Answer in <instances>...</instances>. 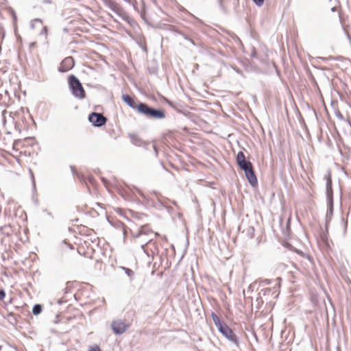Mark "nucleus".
Returning <instances> with one entry per match:
<instances>
[{
  "mask_svg": "<svg viewBox=\"0 0 351 351\" xmlns=\"http://www.w3.org/2000/svg\"><path fill=\"white\" fill-rule=\"evenodd\" d=\"M104 4L108 6L110 10L121 15L123 10L119 4L116 3L114 0H101Z\"/></svg>",
  "mask_w": 351,
  "mask_h": 351,
  "instance_id": "9",
  "label": "nucleus"
},
{
  "mask_svg": "<svg viewBox=\"0 0 351 351\" xmlns=\"http://www.w3.org/2000/svg\"><path fill=\"white\" fill-rule=\"evenodd\" d=\"M111 327L113 332L117 335L123 334L126 330V325L121 320L112 322Z\"/></svg>",
  "mask_w": 351,
  "mask_h": 351,
  "instance_id": "8",
  "label": "nucleus"
},
{
  "mask_svg": "<svg viewBox=\"0 0 351 351\" xmlns=\"http://www.w3.org/2000/svg\"><path fill=\"white\" fill-rule=\"evenodd\" d=\"M152 235H158L157 233H154L147 225L142 226L136 232H132L134 238H140L143 236H146L143 242H145V245L150 242L152 240Z\"/></svg>",
  "mask_w": 351,
  "mask_h": 351,
  "instance_id": "4",
  "label": "nucleus"
},
{
  "mask_svg": "<svg viewBox=\"0 0 351 351\" xmlns=\"http://www.w3.org/2000/svg\"><path fill=\"white\" fill-rule=\"evenodd\" d=\"M89 351H101V349L99 346H96L95 347H92Z\"/></svg>",
  "mask_w": 351,
  "mask_h": 351,
  "instance_id": "23",
  "label": "nucleus"
},
{
  "mask_svg": "<svg viewBox=\"0 0 351 351\" xmlns=\"http://www.w3.org/2000/svg\"><path fill=\"white\" fill-rule=\"evenodd\" d=\"M137 107V112L147 119H162L165 117L163 110L153 108L145 103H138Z\"/></svg>",
  "mask_w": 351,
  "mask_h": 351,
  "instance_id": "1",
  "label": "nucleus"
},
{
  "mask_svg": "<svg viewBox=\"0 0 351 351\" xmlns=\"http://www.w3.org/2000/svg\"><path fill=\"white\" fill-rule=\"evenodd\" d=\"M332 11H335V7H334V8H332Z\"/></svg>",
  "mask_w": 351,
  "mask_h": 351,
  "instance_id": "27",
  "label": "nucleus"
},
{
  "mask_svg": "<svg viewBox=\"0 0 351 351\" xmlns=\"http://www.w3.org/2000/svg\"><path fill=\"white\" fill-rule=\"evenodd\" d=\"M211 317L215 325L217 326V328L224 324V322H221L219 317L215 313H212Z\"/></svg>",
  "mask_w": 351,
  "mask_h": 351,
  "instance_id": "14",
  "label": "nucleus"
},
{
  "mask_svg": "<svg viewBox=\"0 0 351 351\" xmlns=\"http://www.w3.org/2000/svg\"><path fill=\"white\" fill-rule=\"evenodd\" d=\"M244 171L252 168V165L250 161L245 160L238 164Z\"/></svg>",
  "mask_w": 351,
  "mask_h": 351,
  "instance_id": "13",
  "label": "nucleus"
},
{
  "mask_svg": "<svg viewBox=\"0 0 351 351\" xmlns=\"http://www.w3.org/2000/svg\"><path fill=\"white\" fill-rule=\"evenodd\" d=\"M277 280H281V278H277Z\"/></svg>",
  "mask_w": 351,
  "mask_h": 351,
  "instance_id": "28",
  "label": "nucleus"
},
{
  "mask_svg": "<svg viewBox=\"0 0 351 351\" xmlns=\"http://www.w3.org/2000/svg\"><path fill=\"white\" fill-rule=\"evenodd\" d=\"M326 194L328 199V210L326 215V224L331 220L333 214V199H332V180L330 173L326 176Z\"/></svg>",
  "mask_w": 351,
  "mask_h": 351,
  "instance_id": "3",
  "label": "nucleus"
},
{
  "mask_svg": "<svg viewBox=\"0 0 351 351\" xmlns=\"http://www.w3.org/2000/svg\"><path fill=\"white\" fill-rule=\"evenodd\" d=\"M30 173H31V175H32V180H33V182H34V175H33V173L31 170H29Z\"/></svg>",
  "mask_w": 351,
  "mask_h": 351,
  "instance_id": "24",
  "label": "nucleus"
},
{
  "mask_svg": "<svg viewBox=\"0 0 351 351\" xmlns=\"http://www.w3.org/2000/svg\"><path fill=\"white\" fill-rule=\"evenodd\" d=\"M218 330L231 342L238 343V338L234 332L224 323L218 328Z\"/></svg>",
  "mask_w": 351,
  "mask_h": 351,
  "instance_id": "5",
  "label": "nucleus"
},
{
  "mask_svg": "<svg viewBox=\"0 0 351 351\" xmlns=\"http://www.w3.org/2000/svg\"><path fill=\"white\" fill-rule=\"evenodd\" d=\"M254 2L258 5L261 6L263 5L264 0H253Z\"/></svg>",
  "mask_w": 351,
  "mask_h": 351,
  "instance_id": "21",
  "label": "nucleus"
},
{
  "mask_svg": "<svg viewBox=\"0 0 351 351\" xmlns=\"http://www.w3.org/2000/svg\"><path fill=\"white\" fill-rule=\"evenodd\" d=\"M35 23H39L40 24H43V21L40 19H34L31 21L30 23V27L31 29H34L35 28Z\"/></svg>",
  "mask_w": 351,
  "mask_h": 351,
  "instance_id": "17",
  "label": "nucleus"
},
{
  "mask_svg": "<svg viewBox=\"0 0 351 351\" xmlns=\"http://www.w3.org/2000/svg\"><path fill=\"white\" fill-rule=\"evenodd\" d=\"M121 97L123 101L126 103L128 106L134 110H136V111L138 110V104H136L134 99L130 95L123 94L122 95Z\"/></svg>",
  "mask_w": 351,
  "mask_h": 351,
  "instance_id": "11",
  "label": "nucleus"
},
{
  "mask_svg": "<svg viewBox=\"0 0 351 351\" xmlns=\"http://www.w3.org/2000/svg\"><path fill=\"white\" fill-rule=\"evenodd\" d=\"M74 64L75 62L72 57H66L60 63V65L58 68V71L61 73L69 71L74 66Z\"/></svg>",
  "mask_w": 351,
  "mask_h": 351,
  "instance_id": "7",
  "label": "nucleus"
},
{
  "mask_svg": "<svg viewBox=\"0 0 351 351\" xmlns=\"http://www.w3.org/2000/svg\"><path fill=\"white\" fill-rule=\"evenodd\" d=\"M130 138L132 143L135 145L141 146L143 144L141 139L138 137L137 133H130Z\"/></svg>",
  "mask_w": 351,
  "mask_h": 351,
  "instance_id": "12",
  "label": "nucleus"
},
{
  "mask_svg": "<svg viewBox=\"0 0 351 351\" xmlns=\"http://www.w3.org/2000/svg\"><path fill=\"white\" fill-rule=\"evenodd\" d=\"M88 120L95 126H101L106 122V118L100 113L93 112L88 117Z\"/></svg>",
  "mask_w": 351,
  "mask_h": 351,
  "instance_id": "6",
  "label": "nucleus"
},
{
  "mask_svg": "<svg viewBox=\"0 0 351 351\" xmlns=\"http://www.w3.org/2000/svg\"><path fill=\"white\" fill-rule=\"evenodd\" d=\"M42 306L40 304H35L32 308V313L35 315H39L42 311Z\"/></svg>",
  "mask_w": 351,
  "mask_h": 351,
  "instance_id": "15",
  "label": "nucleus"
},
{
  "mask_svg": "<svg viewBox=\"0 0 351 351\" xmlns=\"http://www.w3.org/2000/svg\"><path fill=\"white\" fill-rule=\"evenodd\" d=\"M47 33V28L46 26H44L43 27L42 31L40 32V34L46 35Z\"/></svg>",
  "mask_w": 351,
  "mask_h": 351,
  "instance_id": "22",
  "label": "nucleus"
},
{
  "mask_svg": "<svg viewBox=\"0 0 351 351\" xmlns=\"http://www.w3.org/2000/svg\"><path fill=\"white\" fill-rule=\"evenodd\" d=\"M245 176L252 186H255L258 184L256 176L253 170V167L245 171Z\"/></svg>",
  "mask_w": 351,
  "mask_h": 351,
  "instance_id": "10",
  "label": "nucleus"
},
{
  "mask_svg": "<svg viewBox=\"0 0 351 351\" xmlns=\"http://www.w3.org/2000/svg\"><path fill=\"white\" fill-rule=\"evenodd\" d=\"M123 269L125 271V274L129 276V277H133L134 276V271L129 269V268H127V267H123Z\"/></svg>",
  "mask_w": 351,
  "mask_h": 351,
  "instance_id": "18",
  "label": "nucleus"
},
{
  "mask_svg": "<svg viewBox=\"0 0 351 351\" xmlns=\"http://www.w3.org/2000/svg\"><path fill=\"white\" fill-rule=\"evenodd\" d=\"M245 156H244V154L242 152H239L238 154H237V163H240L241 162H243V161H245Z\"/></svg>",
  "mask_w": 351,
  "mask_h": 351,
  "instance_id": "16",
  "label": "nucleus"
},
{
  "mask_svg": "<svg viewBox=\"0 0 351 351\" xmlns=\"http://www.w3.org/2000/svg\"><path fill=\"white\" fill-rule=\"evenodd\" d=\"M68 81L73 95L78 99H84L86 96L85 90L77 77L71 75L69 77Z\"/></svg>",
  "mask_w": 351,
  "mask_h": 351,
  "instance_id": "2",
  "label": "nucleus"
},
{
  "mask_svg": "<svg viewBox=\"0 0 351 351\" xmlns=\"http://www.w3.org/2000/svg\"><path fill=\"white\" fill-rule=\"evenodd\" d=\"M71 169L72 171L73 172V171H74L73 167H71Z\"/></svg>",
  "mask_w": 351,
  "mask_h": 351,
  "instance_id": "26",
  "label": "nucleus"
},
{
  "mask_svg": "<svg viewBox=\"0 0 351 351\" xmlns=\"http://www.w3.org/2000/svg\"><path fill=\"white\" fill-rule=\"evenodd\" d=\"M5 297V292L3 289H0V300H3Z\"/></svg>",
  "mask_w": 351,
  "mask_h": 351,
  "instance_id": "20",
  "label": "nucleus"
},
{
  "mask_svg": "<svg viewBox=\"0 0 351 351\" xmlns=\"http://www.w3.org/2000/svg\"><path fill=\"white\" fill-rule=\"evenodd\" d=\"M247 231H248V233L250 234V237L251 238H252L254 237V229L253 227H249L248 229H247Z\"/></svg>",
  "mask_w": 351,
  "mask_h": 351,
  "instance_id": "19",
  "label": "nucleus"
},
{
  "mask_svg": "<svg viewBox=\"0 0 351 351\" xmlns=\"http://www.w3.org/2000/svg\"><path fill=\"white\" fill-rule=\"evenodd\" d=\"M347 35H348V37L349 40H350L351 38H350V35L348 33H347Z\"/></svg>",
  "mask_w": 351,
  "mask_h": 351,
  "instance_id": "25",
  "label": "nucleus"
}]
</instances>
